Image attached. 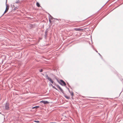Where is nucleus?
Here are the masks:
<instances>
[{"instance_id": "f257e3e1", "label": "nucleus", "mask_w": 123, "mask_h": 123, "mask_svg": "<svg viewBox=\"0 0 123 123\" xmlns=\"http://www.w3.org/2000/svg\"><path fill=\"white\" fill-rule=\"evenodd\" d=\"M58 82L62 86H66V84L65 82L62 80H60V82Z\"/></svg>"}, {"instance_id": "f03ea898", "label": "nucleus", "mask_w": 123, "mask_h": 123, "mask_svg": "<svg viewBox=\"0 0 123 123\" xmlns=\"http://www.w3.org/2000/svg\"><path fill=\"white\" fill-rule=\"evenodd\" d=\"M5 108L6 110H8L9 108V104L7 102L5 104Z\"/></svg>"}, {"instance_id": "7ed1b4c3", "label": "nucleus", "mask_w": 123, "mask_h": 123, "mask_svg": "<svg viewBox=\"0 0 123 123\" xmlns=\"http://www.w3.org/2000/svg\"><path fill=\"white\" fill-rule=\"evenodd\" d=\"M7 0H6V10H5V11H4V13H3V14L2 15V16L0 17V18L2 17L3 15L4 14H5V13H6L8 10V9H9V6L8 7H7V5L6 4V3H7Z\"/></svg>"}, {"instance_id": "20e7f679", "label": "nucleus", "mask_w": 123, "mask_h": 123, "mask_svg": "<svg viewBox=\"0 0 123 123\" xmlns=\"http://www.w3.org/2000/svg\"><path fill=\"white\" fill-rule=\"evenodd\" d=\"M48 29L47 28L45 32V34L44 35V38L45 39L47 38L48 35Z\"/></svg>"}, {"instance_id": "39448f33", "label": "nucleus", "mask_w": 123, "mask_h": 123, "mask_svg": "<svg viewBox=\"0 0 123 123\" xmlns=\"http://www.w3.org/2000/svg\"><path fill=\"white\" fill-rule=\"evenodd\" d=\"M41 103H42L44 104H48L49 102L47 101L42 100L40 101Z\"/></svg>"}, {"instance_id": "423d86ee", "label": "nucleus", "mask_w": 123, "mask_h": 123, "mask_svg": "<svg viewBox=\"0 0 123 123\" xmlns=\"http://www.w3.org/2000/svg\"><path fill=\"white\" fill-rule=\"evenodd\" d=\"M59 90H60V91L64 94H65V93H64L63 90L60 87L59 88Z\"/></svg>"}, {"instance_id": "0eeeda50", "label": "nucleus", "mask_w": 123, "mask_h": 123, "mask_svg": "<svg viewBox=\"0 0 123 123\" xmlns=\"http://www.w3.org/2000/svg\"><path fill=\"white\" fill-rule=\"evenodd\" d=\"M59 90H60V91L64 94H65V93H64L63 90L60 87L59 88Z\"/></svg>"}, {"instance_id": "6e6552de", "label": "nucleus", "mask_w": 123, "mask_h": 123, "mask_svg": "<svg viewBox=\"0 0 123 123\" xmlns=\"http://www.w3.org/2000/svg\"><path fill=\"white\" fill-rule=\"evenodd\" d=\"M74 30L76 31H82L83 30V29H80V28H75L74 29Z\"/></svg>"}, {"instance_id": "1a4fd4ad", "label": "nucleus", "mask_w": 123, "mask_h": 123, "mask_svg": "<svg viewBox=\"0 0 123 123\" xmlns=\"http://www.w3.org/2000/svg\"><path fill=\"white\" fill-rule=\"evenodd\" d=\"M48 14L49 15V19L50 18V19H52L54 18L50 14L48 13Z\"/></svg>"}, {"instance_id": "9d476101", "label": "nucleus", "mask_w": 123, "mask_h": 123, "mask_svg": "<svg viewBox=\"0 0 123 123\" xmlns=\"http://www.w3.org/2000/svg\"><path fill=\"white\" fill-rule=\"evenodd\" d=\"M48 80L49 81H50L52 83H54L53 81L50 78H49Z\"/></svg>"}, {"instance_id": "9b49d317", "label": "nucleus", "mask_w": 123, "mask_h": 123, "mask_svg": "<svg viewBox=\"0 0 123 123\" xmlns=\"http://www.w3.org/2000/svg\"><path fill=\"white\" fill-rule=\"evenodd\" d=\"M50 85H51L52 86L53 88H54L55 89V90L59 91L58 90L55 86H54L52 84H51Z\"/></svg>"}, {"instance_id": "f8f14e48", "label": "nucleus", "mask_w": 123, "mask_h": 123, "mask_svg": "<svg viewBox=\"0 0 123 123\" xmlns=\"http://www.w3.org/2000/svg\"><path fill=\"white\" fill-rule=\"evenodd\" d=\"M64 96L65 97V98H66L67 99H70V97H68V96H67L66 95V94H64Z\"/></svg>"}, {"instance_id": "ddd939ff", "label": "nucleus", "mask_w": 123, "mask_h": 123, "mask_svg": "<svg viewBox=\"0 0 123 123\" xmlns=\"http://www.w3.org/2000/svg\"><path fill=\"white\" fill-rule=\"evenodd\" d=\"M36 5L38 7H39L40 6V4L38 2H37L36 3Z\"/></svg>"}, {"instance_id": "4468645a", "label": "nucleus", "mask_w": 123, "mask_h": 123, "mask_svg": "<svg viewBox=\"0 0 123 123\" xmlns=\"http://www.w3.org/2000/svg\"><path fill=\"white\" fill-rule=\"evenodd\" d=\"M45 76L46 78V79H48L49 77L48 76V74H46L45 75Z\"/></svg>"}, {"instance_id": "2eb2a0df", "label": "nucleus", "mask_w": 123, "mask_h": 123, "mask_svg": "<svg viewBox=\"0 0 123 123\" xmlns=\"http://www.w3.org/2000/svg\"><path fill=\"white\" fill-rule=\"evenodd\" d=\"M39 106H36L35 107H32V109H33L35 108H37L39 107Z\"/></svg>"}, {"instance_id": "dca6fc26", "label": "nucleus", "mask_w": 123, "mask_h": 123, "mask_svg": "<svg viewBox=\"0 0 123 123\" xmlns=\"http://www.w3.org/2000/svg\"><path fill=\"white\" fill-rule=\"evenodd\" d=\"M19 0H17L16 1H15V3H19Z\"/></svg>"}, {"instance_id": "f3484780", "label": "nucleus", "mask_w": 123, "mask_h": 123, "mask_svg": "<svg viewBox=\"0 0 123 123\" xmlns=\"http://www.w3.org/2000/svg\"><path fill=\"white\" fill-rule=\"evenodd\" d=\"M65 86L66 87V88H67L69 92H70V90L69 89V88H68L67 86Z\"/></svg>"}, {"instance_id": "a211bd4d", "label": "nucleus", "mask_w": 123, "mask_h": 123, "mask_svg": "<svg viewBox=\"0 0 123 123\" xmlns=\"http://www.w3.org/2000/svg\"><path fill=\"white\" fill-rule=\"evenodd\" d=\"M34 121L37 123H38L39 122V121L38 120H35Z\"/></svg>"}, {"instance_id": "6ab92c4d", "label": "nucleus", "mask_w": 123, "mask_h": 123, "mask_svg": "<svg viewBox=\"0 0 123 123\" xmlns=\"http://www.w3.org/2000/svg\"><path fill=\"white\" fill-rule=\"evenodd\" d=\"M72 97H73L74 96V94L73 92H72V93L71 94Z\"/></svg>"}, {"instance_id": "aec40b11", "label": "nucleus", "mask_w": 123, "mask_h": 123, "mask_svg": "<svg viewBox=\"0 0 123 123\" xmlns=\"http://www.w3.org/2000/svg\"><path fill=\"white\" fill-rule=\"evenodd\" d=\"M51 19H50V18H49V21L50 23H51Z\"/></svg>"}, {"instance_id": "412c9836", "label": "nucleus", "mask_w": 123, "mask_h": 123, "mask_svg": "<svg viewBox=\"0 0 123 123\" xmlns=\"http://www.w3.org/2000/svg\"><path fill=\"white\" fill-rule=\"evenodd\" d=\"M56 86L58 88H59L60 87V86L58 85H56Z\"/></svg>"}, {"instance_id": "4be33fe9", "label": "nucleus", "mask_w": 123, "mask_h": 123, "mask_svg": "<svg viewBox=\"0 0 123 123\" xmlns=\"http://www.w3.org/2000/svg\"><path fill=\"white\" fill-rule=\"evenodd\" d=\"M56 86L58 88H59L60 87V86L58 85H56Z\"/></svg>"}, {"instance_id": "5701e85b", "label": "nucleus", "mask_w": 123, "mask_h": 123, "mask_svg": "<svg viewBox=\"0 0 123 123\" xmlns=\"http://www.w3.org/2000/svg\"><path fill=\"white\" fill-rule=\"evenodd\" d=\"M43 71V70L42 69H41V70L39 71V72H42Z\"/></svg>"}, {"instance_id": "b1692460", "label": "nucleus", "mask_w": 123, "mask_h": 123, "mask_svg": "<svg viewBox=\"0 0 123 123\" xmlns=\"http://www.w3.org/2000/svg\"><path fill=\"white\" fill-rule=\"evenodd\" d=\"M18 8H17V7H15V8H14V10H16V9Z\"/></svg>"}, {"instance_id": "393cba45", "label": "nucleus", "mask_w": 123, "mask_h": 123, "mask_svg": "<svg viewBox=\"0 0 123 123\" xmlns=\"http://www.w3.org/2000/svg\"><path fill=\"white\" fill-rule=\"evenodd\" d=\"M98 54L100 55V57H101V58H102V57L101 55L99 53H98Z\"/></svg>"}, {"instance_id": "a878e982", "label": "nucleus", "mask_w": 123, "mask_h": 123, "mask_svg": "<svg viewBox=\"0 0 123 123\" xmlns=\"http://www.w3.org/2000/svg\"><path fill=\"white\" fill-rule=\"evenodd\" d=\"M53 19H54L55 20H58V19L57 18H54Z\"/></svg>"}, {"instance_id": "bb28decb", "label": "nucleus", "mask_w": 123, "mask_h": 123, "mask_svg": "<svg viewBox=\"0 0 123 123\" xmlns=\"http://www.w3.org/2000/svg\"><path fill=\"white\" fill-rule=\"evenodd\" d=\"M68 86H69V87H70V88H71V86L69 85L68 84Z\"/></svg>"}, {"instance_id": "cd10ccee", "label": "nucleus", "mask_w": 123, "mask_h": 123, "mask_svg": "<svg viewBox=\"0 0 123 123\" xmlns=\"http://www.w3.org/2000/svg\"><path fill=\"white\" fill-rule=\"evenodd\" d=\"M30 26L31 27H32L33 26V25H30Z\"/></svg>"}, {"instance_id": "c85d7f7f", "label": "nucleus", "mask_w": 123, "mask_h": 123, "mask_svg": "<svg viewBox=\"0 0 123 123\" xmlns=\"http://www.w3.org/2000/svg\"><path fill=\"white\" fill-rule=\"evenodd\" d=\"M70 93V94H71V93H72V92H71L70 91V92H69Z\"/></svg>"}, {"instance_id": "c756f323", "label": "nucleus", "mask_w": 123, "mask_h": 123, "mask_svg": "<svg viewBox=\"0 0 123 123\" xmlns=\"http://www.w3.org/2000/svg\"><path fill=\"white\" fill-rule=\"evenodd\" d=\"M54 85H56V84H55V83H54Z\"/></svg>"}, {"instance_id": "7c9ffc66", "label": "nucleus", "mask_w": 123, "mask_h": 123, "mask_svg": "<svg viewBox=\"0 0 123 123\" xmlns=\"http://www.w3.org/2000/svg\"><path fill=\"white\" fill-rule=\"evenodd\" d=\"M42 74L43 76H44V74Z\"/></svg>"}, {"instance_id": "2f4dec72", "label": "nucleus", "mask_w": 123, "mask_h": 123, "mask_svg": "<svg viewBox=\"0 0 123 123\" xmlns=\"http://www.w3.org/2000/svg\"><path fill=\"white\" fill-rule=\"evenodd\" d=\"M71 98L73 99H74V98L73 97H72Z\"/></svg>"}, {"instance_id": "473e14b6", "label": "nucleus", "mask_w": 123, "mask_h": 123, "mask_svg": "<svg viewBox=\"0 0 123 123\" xmlns=\"http://www.w3.org/2000/svg\"><path fill=\"white\" fill-rule=\"evenodd\" d=\"M54 123V122H52V123Z\"/></svg>"}, {"instance_id": "72a5a7b5", "label": "nucleus", "mask_w": 123, "mask_h": 123, "mask_svg": "<svg viewBox=\"0 0 123 123\" xmlns=\"http://www.w3.org/2000/svg\"><path fill=\"white\" fill-rule=\"evenodd\" d=\"M96 51L97 52H98V51H97V50H96Z\"/></svg>"}, {"instance_id": "f704fd0d", "label": "nucleus", "mask_w": 123, "mask_h": 123, "mask_svg": "<svg viewBox=\"0 0 123 123\" xmlns=\"http://www.w3.org/2000/svg\"><path fill=\"white\" fill-rule=\"evenodd\" d=\"M13 7H14V5H13Z\"/></svg>"}, {"instance_id": "c9c22d12", "label": "nucleus", "mask_w": 123, "mask_h": 123, "mask_svg": "<svg viewBox=\"0 0 123 123\" xmlns=\"http://www.w3.org/2000/svg\"><path fill=\"white\" fill-rule=\"evenodd\" d=\"M41 39V38H40V39Z\"/></svg>"}]
</instances>
